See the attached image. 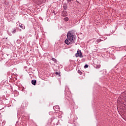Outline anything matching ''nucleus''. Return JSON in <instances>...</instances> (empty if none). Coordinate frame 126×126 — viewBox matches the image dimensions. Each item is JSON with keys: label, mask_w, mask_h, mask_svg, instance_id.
Segmentation results:
<instances>
[{"label": "nucleus", "mask_w": 126, "mask_h": 126, "mask_svg": "<svg viewBox=\"0 0 126 126\" xmlns=\"http://www.w3.org/2000/svg\"><path fill=\"white\" fill-rule=\"evenodd\" d=\"M77 2H78V1H77Z\"/></svg>", "instance_id": "obj_23"}, {"label": "nucleus", "mask_w": 126, "mask_h": 126, "mask_svg": "<svg viewBox=\"0 0 126 126\" xmlns=\"http://www.w3.org/2000/svg\"><path fill=\"white\" fill-rule=\"evenodd\" d=\"M89 66V65H88V64H86L84 66L85 68H87V67H88Z\"/></svg>", "instance_id": "obj_19"}, {"label": "nucleus", "mask_w": 126, "mask_h": 126, "mask_svg": "<svg viewBox=\"0 0 126 126\" xmlns=\"http://www.w3.org/2000/svg\"><path fill=\"white\" fill-rule=\"evenodd\" d=\"M101 41H102V40H101V39H97L96 40V42H97V43H100V42H101Z\"/></svg>", "instance_id": "obj_16"}, {"label": "nucleus", "mask_w": 126, "mask_h": 126, "mask_svg": "<svg viewBox=\"0 0 126 126\" xmlns=\"http://www.w3.org/2000/svg\"><path fill=\"white\" fill-rule=\"evenodd\" d=\"M75 34L73 32L70 31L67 33V39L65 40L64 43L66 45H72L75 43Z\"/></svg>", "instance_id": "obj_1"}, {"label": "nucleus", "mask_w": 126, "mask_h": 126, "mask_svg": "<svg viewBox=\"0 0 126 126\" xmlns=\"http://www.w3.org/2000/svg\"><path fill=\"white\" fill-rule=\"evenodd\" d=\"M63 7L64 10H66V9H67V5H66V4H63Z\"/></svg>", "instance_id": "obj_6"}, {"label": "nucleus", "mask_w": 126, "mask_h": 126, "mask_svg": "<svg viewBox=\"0 0 126 126\" xmlns=\"http://www.w3.org/2000/svg\"><path fill=\"white\" fill-rule=\"evenodd\" d=\"M46 1V0H40V3H43V2H45Z\"/></svg>", "instance_id": "obj_15"}, {"label": "nucleus", "mask_w": 126, "mask_h": 126, "mask_svg": "<svg viewBox=\"0 0 126 126\" xmlns=\"http://www.w3.org/2000/svg\"><path fill=\"white\" fill-rule=\"evenodd\" d=\"M66 99L67 100H68V101H71V100H72V96H71V94H70L69 96H67Z\"/></svg>", "instance_id": "obj_4"}, {"label": "nucleus", "mask_w": 126, "mask_h": 126, "mask_svg": "<svg viewBox=\"0 0 126 126\" xmlns=\"http://www.w3.org/2000/svg\"><path fill=\"white\" fill-rule=\"evenodd\" d=\"M76 57L78 58V57H79V58H83V55H82V53H81V51L78 50L77 53L75 54Z\"/></svg>", "instance_id": "obj_3"}, {"label": "nucleus", "mask_w": 126, "mask_h": 126, "mask_svg": "<svg viewBox=\"0 0 126 126\" xmlns=\"http://www.w3.org/2000/svg\"><path fill=\"white\" fill-rule=\"evenodd\" d=\"M16 29H15V28L13 29L12 30V33L13 34H15V33H16Z\"/></svg>", "instance_id": "obj_10"}, {"label": "nucleus", "mask_w": 126, "mask_h": 126, "mask_svg": "<svg viewBox=\"0 0 126 126\" xmlns=\"http://www.w3.org/2000/svg\"><path fill=\"white\" fill-rule=\"evenodd\" d=\"M75 120H77V117H76V118H75Z\"/></svg>", "instance_id": "obj_22"}, {"label": "nucleus", "mask_w": 126, "mask_h": 126, "mask_svg": "<svg viewBox=\"0 0 126 126\" xmlns=\"http://www.w3.org/2000/svg\"><path fill=\"white\" fill-rule=\"evenodd\" d=\"M51 60L53 61V62H54V63H57V62H58V61H57V59H55L54 58H52L51 59Z\"/></svg>", "instance_id": "obj_9"}, {"label": "nucleus", "mask_w": 126, "mask_h": 126, "mask_svg": "<svg viewBox=\"0 0 126 126\" xmlns=\"http://www.w3.org/2000/svg\"><path fill=\"white\" fill-rule=\"evenodd\" d=\"M78 73H79V74L81 75L82 74V72L80 70H78Z\"/></svg>", "instance_id": "obj_11"}, {"label": "nucleus", "mask_w": 126, "mask_h": 126, "mask_svg": "<svg viewBox=\"0 0 126 126\" xmlns=\"http://www.w3.org/2000/svg\"><path fill=\"white\" fill-rule=\"evenodd\" d=\"M49 123H48V125L49 124H52V122H53L54 125H56V126H58L59 120L57 118H51L49 120Z\"/></svg>", "instance_id": "obj_2"}, {"label": "nucleus", "mask_w": 126, "mask_h": 126, "mask_svg": "<svg viewBox=\"0 0 126 126\" xmlns=\"http://www.w3.org/2000/svg\"><path fill=\"white\" fill-rule=\"evenodd\" d=\"M75 122V121L73 120L72 122H69V123H70L71 125H75V123H74Z\"/></svg>", "instance_id": "obj_12"}, {"label": "nucleus", "mask_w": 126, "mask_h": 126, "mask_svg": "<svg viewBox=\"0 0 126 126\" xmlns=\"http://www.w3.org/2000/svg\"><path fill=\"white\" fill-rule=\"evenodd\" d=\"M67 2H71V1H73V0H67Z\"/></svg>", "instance_id": "obj_18"}, {"label": "nucleus", "mask_w": 126, "mask_h": 126, "mask_svg": "<svg viewBox=\"0 0 126 126\" xmlns=\"http://www.w3.org/2000/svg\"><path fill=\"white\" fill-rule=\"evenodd\" d=\"M55 74H56V75H59V74H60V73H59V72H56Z\"/></svg>", "instance_id": "obj_20"}, {"label": "nucleus", "mask_w": 126, "mask_h": 126, "mask_svg": "<svg viewBox=\"0 0 126 126\" xmlns=\"http://www.w3.org/2000/svg\"><path fill=\"white\" fill-rule=\"evenodd\" d=\"M36 83H37V81H36V80H32V85H36Z\"/></svg>", "instance_id": "obj_5"}, {"label": "nucleus", "mask_w": 126, "mask_h": 126, "mask_svg": "<svg viewBox=\"0 0 126 126\" xmlns=\"http://www.w3.org/2000/svg\"><path fill=\"white\" fill-rule=\"evenodd\" d=\"M19 27L21 28L22 29H25V26H24L23 25L21 24L19 25Z\"/></svg>", "instance_id": "obj_8"}, {"label": "nucleus", "mask_w": 126, "mask_h": 126, "mask_svg": "<svg viewBox=\"0 0 126 126\" xmlns=\"http://www.w3.org/2000/svg\"><path fill=\"white\" fill-rule=\"evenodd\" d=\"M53 13H54L55 15H56V12H53Z\"/></svg>", "instance_id": "obj_21"}, {"label": "nucleus", "mask_w": 126, "mask_h": 126, "mask_svg": "<svg viewBox=\"0 0 126 126\" xmlns=\"http://www.w3.org/2000/svg\"><path fill=\"white\" fill-rule=\"evenodd\" d=\"M64 21H66V22L68 21V20H69L68 18V17L64 18Z\"/></svg>", "instance_id": "obj_13"}, {"label": "nucleus", "mask_w": 126, "mask_h": 126, "mask_svg": "<svg viewBox=\"0 0 126 126\" xmlns=\"http://www.w3.org/2000/svg\"><path fill=\"white\" fill-rule=\"evenodd\" d=\"M56 108H58V109H59V106H54L53 109H54V110H55V111H56V110L55 109Z\"/></svg>", "instance_id": "obj_17"}, {"label": "nucleus", "mask_w": 126, "mask_h": 126, "mask_svg": "<svg viewBox=\"0 0 126 126\" xmlns=\"http://www.w3.org/2000/svg\"><path fill=\"white\" fill-rule=\"evenodd\" d=\"M62 16H63V17H65V16H66V13L64 11H63L62 13Z\"/></svg>", "instance_id": "obj_7"}, {"label": "nucleus", "mask_w": 126, "mask_h": 126, "mask_svg": "<svg viewBox=\"0 0 126 126\" xmlns=\"http://www.w3.org/2000/svg\"><path fill=\"white\" fill-rule=\"evenodd\" d=\"M101 67V65H96V68H100Z\"/></svg>", "instance_id": "obj_14"}]
</instances>
